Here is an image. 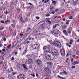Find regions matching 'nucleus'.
Here are the masks:
<instances>
[{
	"instance_id": "nucleus-1",
	"label": "nucleus",
	"mask_w": 79,
	"mask_h": 79,
	"mask_svg": "<svg viewBox=\"0 0 79 79\" xmlns=\"http://www.w3.org/2000/svg\"><path fill=\"white\" fill-rule=\"evenodd\" d=\"M52 52L53 54L52 53H48L45 54V57L48 60H53L55 59V55L57 56L58 55L59 53L57 50L55 49H52Z\"/></svg>"
},
{
	"instance_id": "nucleus-2",
	"label": "nucleus",
	"mask_w": 79,
	"mask_h": 79,
	"mask_svg": "<svg viewBox=\"0 0 79 79\" xmlns=\"http://www.w3.org/2000/svg\"><path fill=\"white\" fill-rule=\"evenodd\" d=\"M52 44L59 48H60V47H61V44H60V43L58 41L54 42L53 43H52Z\"/></svg>"
},
{
	"instance_id": "nucleus-3",
	"label": "nucleus",
	"mask_w": 79,
	"mask_h": 79,
	"mask_svg": "<svg viewBox=\"0 0 79 79\" xmlns=\"http://www.w3.org/2000/svg\"><path fill=\"white\" fill-rule=\"evenodd\" d=\"M36 63L38 66H40L41 64H42V61L39 59H38L36 61Z\"/></svg>"
},
{
	"instance_id": "nucleus-4",
	"label": "nucleus",
	"mask_w": 79,
	"mask_h": 79,
	"mask_svg": "<svg viewBox=\"0 0 79 79\" xmlns=\"http://www.w3.org/2000/svg\"><path fill=\"white\" fill-rule=\"evenodd\" d=\"M19 79H24V75L23 74H20L17 77Z\"/></svg>"
},
{
	"instance_id": "nucleus-5",
	"label": "nucleus",
	"mask_w": 79,
	"mask_h": 79,
	"mask_svg": "<svg viewBox=\"0 0 79 79\" xmlns=\"http://www.w3.org/2000/svg\"><path fill=\"white\" fill-rule=\"evenodd\" d=\"M60 53L62 56L65 55V51L64 49L63 48L60 50Z\"/></svg>"
},
{
	"instance_id": "nucleus-6",
	"label": "nucleus",
	"mask_w": 79,
	"mask_h": 79,
	"mask_svg": "<svg viewBox=\"0 0 79 79\" xmlns=\"http://www.w3.org/2000/svg\"><path fill=\"white\" fill-rule=\"evenodd\" d=\"M72 1L74 3L75 6H77V5L78 4V1L77 0H72Z\"/></svg>"
},
{
	"instance_id": "nucleus-7",
	"label": "nucleus",
	"mask_w": 79,
	"mask_h": 79,
	"mask_svg": "<svg viewBox=\"0 0 79 79\" xmlns=\"http://www.w3.org/2000/svg\"><path fill=\"white\" fill-rule=\"evenodd\" d=\"M39 45L37 44H34L33 45V48L34 49H37L38 48Z\"/></svg>"
},
{
	"instance_id": "nucleus-8",
	"label": "nucleus",
	"mask_w": 79,
	"mask_h": 79,
	"mask_svg": "<svg viewBox=\"0 0 79 79\" xmlns=\"http://www.w3.org/2000/svg\"><path fill=\"white\" fill-rule=\"evenodd\" d=\"M63 71L62 73H60V75H64H64H67V73H68V72H65L64 71V70H63Z\"/></svg>"
},
{
	"instance_id": "nucleus-9",
	"label": "nucleus",
	"mask_w": 79,
	"mask_h": 79,
	"mask_svg": "<svg viewBox=\"0 0 79 79\" xmlns=\"http://www.w3.org/2000/svg\"><path fill=\"white\" fill-rule=\"evenodd\" d=\"M44 23L42 24L41 26H40L39 28V30H42V29H44V27H43V25Z\"/></svg>"
},
{
	"instance_id": "nucleus-10",
	"label": "nucleus",
	"mask_w": 79,
	"mask_h": 79,
	"mask_svg": "<svg viewBox=\"0 0 79 79\" xmlns=\"http://www.w3.org/2000/svg\"><path fill=\"white\" fill-rule=\"evenodd\" d=\"M79 63V61H75L73 63V65H75V64H77Z\"/></svg>"
},
{
	"instance_id": "nucleus-11",
	"label": "nucleus",
	"mask_w": 79,
	"mask_h": 79,
	"mask_svg": "<svg viewBox=\"0 0 79 79\" xmlns=\"http://www.w3.org/2000/svg\"><path fill=\"white\" fill-rule=\"evenodd\" d=\"M47 64H48V66L52 65L53 63L51 62H48L47 63Z\"/></svg>"
},
{
	"instance_id": "nucleus-12",
	"label": "nucleus",
	"mask_w": 79,
	"mask_h": 79,
	"mask_svg": "<svg viewBox=\"0 0 79 79\" xmlns=\"http://www.w3.org/2000/svg\"><path fill=\"white\" fill-rule=\"evenodd\" d=\"M23 69H27V66H26V64H23Z\"/></svg>"
},
{
	"instance_id": "nucleus-13",
	"label": "nucleus",
	"mask_w": 79,
	"mask_h": 79,
	"mask_svg": "<svg viewBox=\"0 0 79 79\" xmlns=\"http://www.w3.org/2000/svg\"><path fill=\"white\" fill-rule=\"evenodd\" d=\"M28 60L29 61V62L30 64H31V63H33V60H32V59L29 58L28 59Z\"/></svg>"
},
{
	"instance_id": "nucleus-14",
	"label": "nucleus",
	"mask_w": 79,
	"mask_h": 79,
	"mask_svg": "<svg viewBox=\"0 0 79 79\" xmlns=\"http://www.w3.org/2000/svg\"><path fill=\"white\" fill-rule=\"evenodd\" d=\"M55 7L53 6H51L50 7V10L52 11L54 10Z\"/></svg>"
},
{
	"instance_id": "nucleus-15",
	"label": "nucleus",
	"mask_w": 79,
	"mask_h": 79,
	"mask_svg": "<svg viewBox=\"0 0 79 79\" xmlns=\"http://www.w3.org/2000/svg\"><path fill=\"white\" fill-rule=\"evenodd\" d=\"M44 70L46 71V72H47L48 71H49L50 72H51V70H50L48 69V68H45L44 69Z\"/></svg>"
},
{
	"instance_id": "nucleus-16",
	"label": "nucleus",
	"mask_w": 79,
	"mask_h": 79,
	"mask_svg": "<svg viewBox=\"0 0 79 79\" xmlns=\"http://www.w3.org/2000/svg\"><path fill=\"white\" fill-rule=\"evenodd\" d=\"M6 62H5L3 64V68H4V69H5V67L6 66Z\"/></svg>"
},
{
	"instance_id": "nucleus-17",
	"label": "nucleus",
	"mask_w": 79,
	"mask_h": 79,
	"mask_svg": "<svg viewBox=\"0 0 79 79\" xmlns=\"http://www.w3.org/2000/svg\"><path fill=\"white\" fill-rule=\"evenodd\" d=\"M45 52H50V48H47L46 49Z\"/></svg>"
},
{
	"instance_id": "nucleus-18",
	"label": "nucleus",
	"mask_w": 79,
	"mask_h": 79,
	"mask_svg": "<svg viewBox=\"0 0 79 79\" xmlns=\"http://www.w3.org/2000/svg\"><path fill=\"white\" fill-rule=\"evenodd\" d=\"M9 22H10V20H7L5 21L4 23L5 24H7V23H9Z\"/></svg>"
},
{
	"instance_id": "nucleus-19",
	"label": "nucleus",
	"mask_w": 79,
	"mask_h": 79,
	"mask_svg": "<svg viewBox=\"0 0 79 79\" xmlns=\"http://www.w3.org/2000/svg\"><path fill=\"white\" fill-rule=\"evenodd\" d=\"M32 55H31L30 54H28L27 55V58H31L32 57Z\"/></svg>"
},
{
	"instance_id": "nucleus-20",
	"label": "nucleus",
	"mask_w": 79,
	"mask_h": 79,
	"mask_svg": "<svg viewBox=\"0 0 79 79\" xmlns=\"http://www.w3.org/2000/svg\"><path fill=\"white\" fill-rule=\"evenodd\" d=\"M47 47L46 46H44V47H43V50H44V51H46Z\"/></svg>"
},
{
	"instance_id": "nucleus-21",
	"label": "nucleus",
	"mask_w": 79,
	"mask_h": 79,
	"mask_svg": "<svg viewBox=\"0 0 79 79\" xmlns=\"http://www.w3.org/2000/svg\"><path fill=\"white\" fill-rule=\"evenodd\" d=\"M73 40H71L70 41L69 44L70 45H72L73 44Z\"/></svg>"
},
{
	"instance_id": "nucleus-22",
	"label": "nucleus",
	"mask_w": 79,
	"mask_h": 79,
	"mask_svg": "<svg viewBox=\"0 0 79 79\" xmlns=\"http://www.w3.org/2000/svg\"><path fill=\"white\" fill-rule=\"evenodd\" d=\"M16 74V73L15 72H12V73H11V75H12V76H15V74Z\"/></svg>"
},
{
	"instance_id": "nucleus-23",
	"label": "nucleus",
	"mask_w": 79,
	"mask_h": 79,
	"mask_svg": "<svg viewBox=\"0 0 79 79\" xmlns=\"http://www.w3.org/2000/svg\"><path fill=\"white\" fill-rule=\"evenodd\" d=\"M48 69H51L52 68V65H48Z\"/></svg>"
},
{
	"instance_id": "nucleus-24",
	"label": "nucleus",
	"mask_w": 79,
	"mask_h": 79,
	"mask_svg": "<svg viewBox=\"0 0 79 79\" xmlns=\"http://www.w3.org/2000/svg\"><path fill=\"white\" fill-rule=\"evenodd\" d=\"M34 8V7H33V6H29L28 8H27V10H29V9H32V8Z\"/></svg>"
},
{
	"instance_id": "nucleus-25",
	"label": "nucleus",
	"mask_w": 79,
	"mask_h": 79,
	"mask_svg": "<svg viewBox=\"0 0 79 79\" xmlns=\"http://www.w3.org/2000/svg\"><path fill=\"white\" fill-rule=\"evenodd\" d=\"M17 65H18V66H19V68H20H20H21V67H22V65H21V64H17Z\"/></svg>"
},
{
	"instance_id": "nucleus-26",
	"label": "nucleus",
	"mask_w": 79,
	"mask_h": 79,
	"mask_svg": "<svg viewBox=\"0 0 79 79\" xmlns=\"http://www.w3.org/2000/svg\"><path fill=\"white\" fill-rule=\"evenodd\" d=\"M20 20L21 21V22H24V20H23V19L22 17H21L20 18Z\"/></svg>"
},
{
	"instance_id": "nucleus-27",
	"label": "nucleus",
	"mask_w": 79,
	"mask_h": 79,
	"mask_svg": "<svg viewBox=\"0 0 79 79\" xmlns=\"http://www.w3.org/2000/svg\"><path fill=\"white\" fill-rule=\"evenodd\" d=\"M26 64H31L30 63V62H29V60H28L26 62Z\"/></svg>"
},
{
	"instance_id": "nucleus-28",
	"label": "nucleus",
	"mask_w": 79,
	"mask_h": 79,
	"mask_svg": "<svg viewBox=\"0 0 79 79\" xmlns=\"http://www.w3.org/2000/svg\"><path fill=\"white\" fill-rule=\"evenodd\" d=\"M71 55V53L70 52H69L67 54V56H69V55Z\"/></svg>"
},
{
	"instance_id": "nucleus-29",
	"label": "nucleus",
	"mask_w": 79,
	"mask_h": 79,
	"mask_svg": "<svg viewBox=\"0 0 79 79\" xmlns=\"http://www.w3.org/2000/svg\"><path fill=\"white\" fill-rule=\"evenodd\" d=\"M31 29L29 28H27V30H26V31L27 32V31H29V30H31Z\"/></svg>"
},
{
	"instance_id": "nucleus-30",
	"label": "nucleus",
	"mask_w": 79,
	"mask_h": 79,
	"mask_svg": "<svg viewBox=\"0 0 79 79\" xmlns=\"http://www.w3.org/2000/svg\"><path fill=\"white\" fill-rule=\"evenodd\" d=\"M54 35L55 37H58V36L57 35V34L55 33L54 34Z\"/></svg>"
},
{
	"instance_id": "nucleus-31",
	"label": "nucleus",
	"mask_w": 79,
	"mask_h": 79,
	"mask_svg": "<svg viewBox=\"0 0 79 79\" xmlns=\"http://www.w3.org/2000/svg\"><path fill=\"white\" fill-rule=\"evenodd\" d=\"M11 44H10V45L7 47V48H10L11 47Z\"/></svg>"
},
{
	"instance_id": "nucleus-32",
	"label": "nucleus",
	"mask_w": 79,
	"mask_h": 79,
	"mask_svg": "<svg viewBox=\"0 0 79 79\" xmlns=\"http://www.w3.org/2000/svg\"><path fill=\"white\" fill-rule=\"evenodd\" d=\"M16 32H14V37H15L16 36Z\"/></svg>"
},
{
	"instance_id": "nucleus-33",
	"label": "nucleus",
	"mask_w": 79,
	"mask_h": 79,
	"mask_svg": "<svg viewBox=\"0 0 79 79\" xmlns=\"http://www.w3.org/2000/svg\"><path fill=\"white\" fill-rule=\"evenodd\" d=\"M47 23H49V24H51V21H50V20H48V21H47Z\"/></svg>"
},
{
	"instance_id": "nucleus-34",
	"label": "nucleus",
	"mask_w": 79,
	"mask_h": 79,
	"mask_svg": "<svg viewBox=\"0 0 79 79\" xmlns=\"http://www.w3.org/2000/svg\"><path fill=\"white\" fill-rule=\"evenodd\" d=\"M47 73H49V74H52V71H51V72H50V71L48 70V71H47Z\"/></svg>"
},
{
	"instance_id": "nucleus-35",
	"label": "nucleus",
	"mask_w": 79,
	"mask_h": 79,
	"mask_svg": "<svg viewBox=\"0 0 79 79\" xmlns=\"http://www.w3.org/2000/svg\"><path fill=\"white\" fill-rule=\"evenodd\" d=\"M77 55H78V56H79V51H78L77 52V53H76Z\"/></svg>"
},
{
	"instance_id": "nucleus-36",
	"label": "nucleus",
	"mask_w": 79,
	"mask_h": 79,
	"mask_svg": "<svg viewBox=\"0 0 79 79\" xmlns=\"http://www.w3.org/2000/svg\"><path fill=\"white\" fill-rule=\"evenodd\" d=\"M31 76H32L33 77H35V75L34 74H31Z\"/></svg>"
},
{
	"instance_id": "nucleus-37",
	"label": "nucleus",
	"mask_w": 79,
	"mask_h": 79,
	"mask_svg": "<svg viewBox=\"0 0 79 79\" xmlns=\"http://www.w3.org/2000/svg\"><path fill=\"white\" fill-rule=\"evenodd\" d=\"M19 35L20 37H23V34L21 33Z\"/></svg>"
},
{
	"instance_id": "nucleus-38",
	"label": "nucleus",
	"mask_w": 79,
	"mask_h": 79,
	"mask_svg": "<svg viewBox=\"0 0 79 79\" xmlns=\"http://www.w3.org/2000/svg\"><path fill=\"white\" fill-rule=\"evenodd\" d=\"M46 16L47 17H48V16H50V14H47V15H46Z\"/></svg>"
},
{
	"instance_id": "nucleus-39",
	"label": "nucleus",
	"mask_w": 79,
	"mask_h": 79,
	"mask_svg": "<svg viewBox=\"0 0 79 79\" xmlns=\"http://www.w3.org/2000/svg\"><path fill=\"white\" fill-rule=\"evenodd\" d=\"M53 3L54 4H56V1H52Z\"/></svg>"
},
{
	"instance_id": "nucleus-40",
	"label": "nucleus",
	"mask_w": 79,
	"mask_h": 79,
	"mask_svg": "<svg viewBox=\"0 0 79 79\" xmlns=\"http://www.w3.org/2000/svg\"><path fill=\"white\" fill-rule=\"evenodd\" d=\"M7 72L8 73H11V72H10L9 70H7Z\"/></svg>"
},
{
	"instance_id": "nucleus-41",
	"label": "nucleus",
	"mask_w": 79,
	"mask_h": 79,
	"mask_svg": "<svg viewBox=\"0 0 79 79\" xmlns=\"http://www.w3.org/2000/svg\"><path fill=\"white\" fill-rule=\"evenodd\" d=\"M53 29H55V28H56V25H55V26H53Z\"/></svg>"
},
{
	"instance_id": "nucleus-42",
	"label": "nucleus",
	"mask_w": 79,
	"mask_h": 79,
	"mask_svg": "<svg viewBox=\"0 0 79 79\" xmlns=\"http://www.w3.org/2000/svg\"><path fill=\"white\" fill-rule=\"evenodd\" d=\"M68 32H66L65 33V35H68Z\"/></svg>"
},
{
	"instance_id": "nucleus-43",
	"label": "nucleus",
	"mask_w": 79,
	"mask_h": 79,
	"mask_svg": "<svg viewBox=\"0 0 79 79\" xmlns=\"http://www.w3.org/2000/svg\"><path fill=\"white\" fill-rule=\"evenodd\" d=\"M2 51H3V52H5V51H6V50L5 49H2Z\"/></svg>"
},
{
	"instance_id": "nucleus-44",
	"label": "nucleus",
	"mask_w": 79,
	"mask_h": 79,
	"mask_svg": "<svg viewBox=\"0 0 79 79\" xmlns=\"http://www.w3.org/2000/svg\"><path fill=\"white\" fill-rule=\"evenodd\" d=\"M66 31L65 30H64L63 31V33H66Z\"/></svg>"
},
{
	"instance_id": "nucleus-45",
	"label": "nucleus",
	"mask_w": 79,
	"mask_h": 79,
	"mask_svg": "<svg viewBox=\"0 0 79 79\" xmlns=\"http://www.w3.org/2000/svg\"><path fill=\"white\" fill-rule=\"evenodd\" d=\"M73 69H74L75 68V67L74 66H73L72 67Z\"/></svg>"
},
{
	"instance_id": "nucleus-46",
	"label": "nucleus",
	"mask_w": 79,
	"mask_h": 79,
	"mask_svg": "<svg viewBox=\"0 0 79 79\" xmlns=\"http://www.w3.org/2000/svg\"><path fill=\"white\" fill-rule=\"evenodd\" d=\"M27 21H28L27 19H26L25 20V22H27Z\"/></svg>"
},
{
	"instance_id": "nucleus-47",
	"label": "nucleus",
	"mask_w": 79,
	"mask_h": 79,
	"mask_svg": "<svg viewBox=\"0 0 79 79\" xmlns=\"http://www.w3.org/2000/svg\"><path fill=\"white\" fill-rule=\"evenodd\" d=\"M6 15H7L8 14V11L6 10L5 12Z\"/></svg>"
},
{
	"instance_id": "nucleus-48",
	"label": "nucleus",
	"mask_w": 79,
	"mask_h": 79,
	"mask_svg": "<svg viewBox=\"0 0 79 79\" xmlns=\"http://www.w3.org/2000/svg\"><path fill=\"white\" fill-rule=\"evenodd\" d=\"M1 23H2V24H3V23H4V21H1Z\"/></svg>"
},
{
	"instance_id": "nucleus-49",
	"label": "nucleus",
	"mask_w": 79,
	"mask_h": 79,
	"mask_svg": "<svg viewBox=\"0 0 79 79\" xmlns=\"http://www.w3.org/2000/svg\"><path fill=\"white\" fill-rule=\"evenodd\" d=\"M15 55H18V52H15Z\"/></svg>"
},
{
	"instance_id": "nucleus-50",
	"label": "nucleus",
	"mask_w": 79,
	"mask_h": 79,
	"mask_svg": "<svg viewBox=\"0 0 79 79\" xmlns=\"http://www.w3.org/2000/svg\"><path fill=\"white\" fill-rule=\"evenodd\" d=\"M73 58H75L76 57V55H73L72 56Z\"/></svg>"
},
{
	"instance_id": "nucleus-51",
	"label": "nucleus",
	"mask_w": 79,
	"mask_h": 79,
	"mask_svg": "<svg viewBox=\"0 0 79 79\" xmlns=\"http://www.w3.org/2000/svg\"><path fill=\"white\" fill-rule=\"evenodd\" d=\"M12 27L13 28H15V25H13Z\"/></svg>"
},
{
	"instance_id": "nucleus-52",
	"label": "nucleus",
	"mask_w": 79,
	"mask_h": 79,
	"mask_svg": "<svg viewBox=\"0 0 79 79\" xmlns=\"http://www.w3.org/2000/svg\"><path fill=\"white\" fill-rule=\"evenodd\" d=\"M68 33L69 34H71V30H69Z\"/></svg>"
},
{
	"instance_id": "nucleus-53",
	"label": "nucleus",
	"mask_w": 79,
	"mask_h": 79,
	"mask_svg": "<svg viewBox=\"0 0 79 79\" xmlns=\"http://www.w3.org/2000/svg\"><path fill=\"white\" fill-rule=\"evenodd\" d=\"M57 77H59V78H60V79H61V77L59 75H58Z\"/></svg>"
},
{
	"instance_id": "nucleus-54",
	"label": "nucleus",
	"mask_w": 79,
	"mask_h": 79,
	"mask_svg": "<svg viewBox=\"0 0 79 79\" xmlns=\"http://www.w3.org/2000/svg\"><path fill=\"white\" fill-rule=\"evenodd\" d=\"M14 60H15V59H14V58L12 57V58L11 59V60H12L13 61H14Z\"/></svg>"
},
{
	"instance_id": "nucleus-55",
	"label": "nucleus",
	"mask_w": 79,
	"mask_h": 79,
	"mask_svg": "<svg viewBox=\"0 0 79 79\" xmlns=\"http://www.w3.org/2000/svg\"><path fill=\"white\" fill-rule=\"evenodd\" d=\"M71 29H72V28H71V27H70L69 29V30L71 31Z\"/></svg>"
},
{
	"instance_id": "nucleus-56",
	"label": "nucleus",
	"mask_w": 79,
	"mask_h": 79,
	"mask_svg": "<svg viewBox=\"0 0 79 79\" xmlns=\"http://www.w3.org/2000/svg\"><path fill=\"white\" fill-rule=\"evenodd\" d=\"M40 19V18L39 17H36V19Z\"/></svg>"
},
{
	"instance_id": "nucleus-57",
	"label": "nucleus",
	"mask_w": 79,
	"mask_h": 79,
	"mask_svg": "<svg viewBox=\"0 0 79 79\" xmlns=\"http://www.w3.org/2000/svg\"><path fill=\"white\" fill-rule=\"evenodd\" d=\"M57 33L58 34H60V31H57Z\"/></svg>"
},
{
	"instance_id": "nucleus-58",
	"label": "nucleus",
	"mask_w": 79,
	"mask_h": 79,
	"mask_svg": "<svg viewBox=\"0 0 79 79\" xmlns=\"http://www.w3.org/2000/svg\"><path fill=\"white\" fill-rule=\"evenodd\" d=\"M3 41L4 42H5V41H6V38H4L3 39Z\"/></svg>"
},
{
	"instance_id": "nucleus-59",
	"label": "nucleus",
	"mask_w": 79,
	"mask_h": 79,
	"mask_svg": "<svg viewBox=\"0 0 79 79\" xmlns=\"http://www.w3.org/2000/svg\"><path fill=\"white\" fill-rule=\"evenodd\" d=\"M52 14L53 15H54L55 14V11H52Z\"/></svg>"
},
{
	"instance_id": "nucleus-60",
	"label": "nucleus",
	"mask_w": 79,
	"mask_h": 79,
	"mask_svg": "<svg viewBox=\"0 0 79 79\" xmlns=\"http://www.w3.org/2000/svg\"><path fill=\"white\" fill-rule=\"evenodd\" d=\"M29 42H30V41H27L26 42V44H28Z\"/></svg>"
},
{
	"instance_id": "nucleus-61",
	"label": "nucleus",
	"mask_w": 79,
	"mask_h": 79,
	"mask_svg": "<svg viewBox=\"0 0 79 79\" xmlns=\"http://www.w3.org/2000/svg\"><path fill=\"white\" fill-rule=\"evenodd\" d=\"M73 18V16H71L69 18V19H72Z\"/></svg>"
},
{
	"instance_id": "nucleus-62",
	"label": "nucleus",
	"mask_w": 79,
	"mask_h": 79,
	"mask_svg": "<svg viewBox=\"0 0 79 79\" xmlns=\"http://www.w3.org/2000/svg\"><path fill=\"white\" fill-rule=\"evenodd\" d=\"M26 51H24L23 52V54H26Z\"/></svg>"
},
{
	"instance_id": "nucleus-63",
	"label": "nucleus",
	"mask_w": 79,
	"mask_h": 79,
	"mask_svg": "<svg viewBox=\"0 0 79 79\" xmlns=\"http://www.w3.org/2000/svg\"><path fill=\"white\" fill-rule=\"evenodd\" d=\"M58 11V9H57L56 10H55V11H56V12L57 11Z\"/></svg>"
},
{
	"instance_id": "nucleus-64",
	"label": "nucleus",
	"mask_w": 79,
	"mask_h": 79,
	"mask_svg": "<svg viewBox=\"0 0 79 79\" xmlns=\"http://www.w3.org/2000/svg\"><path fill=\"white\" fill-rule=\"evenodd\" d=\"M36 76L37 77H39V75H38V74H37V73H36Z\"/></svg>"
}]
</instances>
